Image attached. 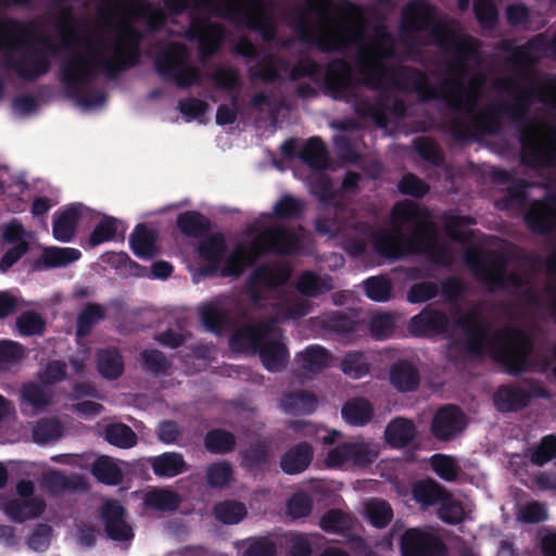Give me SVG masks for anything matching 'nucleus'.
Segmentation results:
<instances>
[{"label":"nucleus","mask_w":556,"mask_h":556,"mask_svg":"<svg viewBox=\"0 0 556 556\" xmlns=\"http://www.w3.org/2000/svg\"><path fill=\"white\" fill-rule=\"evenodd\" d=\"M455 325L463 330L464 337L450 342L448 354L452 361L462 362L489 355L509 376L517 377L531 371L530 357L534 351V341L526 330L506 326L489 340L488 325L473 311L462 314Z\"/></svg>","instance_id":"obj_1"},{"label":"nucleus","mask_w":556,"mask_h":556,"mask_svg":"<svg viewBox=\"0 0 556 556\" xmlns=\"http://www.w3.org/2000/svg\"><path fill=\"white\" fill-rule=\"evenodd\" d=\"M501 87L514 92L511 101L503 102L509 119L520 130L522 161L534 168L556 166V125L530 117L532 104L538 101L556 109V75L538 87L520 88L510 79L501 80Z\"/></svg>","instance_id":"obj_2"},{"label":"nucleus","mask_w":556,"mask_h":556,"mask_svg":"<svg viewBox=\"0 0 556 556\" xmlns=\"http://www.w3.org/2000/svg\"><path fill=\"white\" fill-rule=\"evenodd\" d=\"M143 38L142 31L126 23L121 26V36L114 43L111 56L96 54L89 58L74 53L61 64V80L71 96L77 98L79 105L93 108L106 101L103 91L80 94L81 88L93 81L99 74L115 79L121 73L136 66L140 60V43Z\"/></svg>","instance_id":"obj_3"},{"label":"nucleus","mask_w":556,"mask_h":556,"mask_svg":"<svg viewBox=\"0 0 556 556\" xmlns=\"http://www.w3.org/2000/svg\"><path fill=\"white\" fill-rule=\"evenodd\" d=\"M341 212V207L337 205L332 217L318 216L314 222L315 231L319 236L341 238L343 249L354 257L365 253L368 237H371L376 252L383 257L397 258L405 251L400 226L393 230L384 229L374 233L370 222L353 212L342 217Z\"/></svg>","instance_id":"obj_4"},{"label":"nucleus","mask_w":556,"mask_h":556,"mask_svg":"<svg viewBox=\"0 0 556 556\" xmlns=\"http://www.w3.org/2000/svg\"><path fill=\"white\" fill-rule=\"evenodd\" d=\"M0 30L4 33V42L16 45L20 49H2L5 52L4 66L15 72L25 81H35L49 73L50 54L58 52V47L48 37H41L43 49L33 46V26L15 18L0 22Z\"/></svg>","instance_id":"obj_5"},{"label":"nucleus","mask_w":556,"mask_h":556,"mask_svg":"<svg viewBox=\"0 0 556 556\" xmlns=\"http://www.w3.org/2000/svg\"><path fill=\"white\" fill-rule=\"evenodd\" d=\"M306 9L301 12L295 25L298 38L312 43L324 53L344 52L351 46L363 41L361 30L330 20L323 13L330 8L332 0H304Z\"/></svg>","instance_id":"obj_6"},{"label":"nucleus","mask_w":556,"mask_h":556,"mask_svg":"<svg viewBox=\"0 0 556 556\" xmlns=\"http://www.w3.org/2000/svg\"><path fill=\"white\" fill-rule=\"evenodd\" d=\"M358 83L345 59H334L328 63L324 77L325 92L333 100L351 103L358 117L370 118L377 127L384 128L389 122L386 96L378 94L370 101L367 96L356 91Z\"/></svg>","instance_id":"obj_7"},{"label":"nucleus","mask_w":556,"mask_h":556,"mask_svg":"<svg viewBox=\"0 0 556 556\" xmlns=\"http://www.w3.org/2000/svg\"><path fill=\"white\" fill-rule=\"evenodd\" d=\"M391 215L395 225L412 228L408 235L402 232L405 252L422 254L437 248L438 229L428 208L421 207L415 201L403 200L393 205Z\"/></svg>","instance_id":"obj_8"},{"label":"nucleus","mask_w":556,"mask_h":556,"mask_svg":"<svg viewBox=\"0 0 556 556\" xmlns=\"http://www.w3.org/2000/svg\"><path fill=\"white\" fill-rule=\"evenodd\" d=\"M273 326L258 321L242 327L230 338L232 349L251 350L258 354L263 366L270 372L281 371L289 359V351L282 342L270 339Z\"/></svg>","instance_id":"obj_9"},{"label":"nucleus","mask_w":556,"mask_h":556,"mask_svg":"<svg viewBox=\"0 0 556 556\" xmlns=\"http://www.w3.org/2000/svg\"><path fill=\"white\" fill-rule=\"evenodd\" d=\"M154 68L164 81L174 83L186 89L200 83L201 72L192 65L188 47L181 42H170L155 56Z\"/></svg>","instance_id":"obj_10"},{"label":"nucleus","mask_w":556,"mask_h":556,"mask_svg":"<svg viewBox=\"0 0 556 556\" xmlns=\"http://www.w3.org/2000/svg\"><path fill=\"white\" fill-rule=\"evenodd\" d=\"M443 85L448 87V90L439 93V99L453 111L448 119L450 131L455 140L464 141L471 135V126L464 114H476L478 96L467 89L460 80H445Z\"/></svg>","instance_id":"obj_11"},{"label":"nucleus","mask_w":556,"mask_h":556,"mask_svg":"<svg viewBox=\"0 0 556 556\" xmlns=\"http://www.w3.org/2000/svg\"><path fill=\"white\" fill-rule=\"evenodd\" d=\"M303 230L304 228L301 225L290 227L276 223L257 233L253 243L260 253V257L267 254L276 256L300 255L305 250Z\"/></svg>","instance_id":"obj_12"},{"label":"nucleus","mask_w":556,"mask_h":556,"mask_svg":"<svg viewBox=\"0 0 556 556\" xmlns=\"http://www.w3.org/2000/svg\"><path fill=\"white\" fill-rule=\"evenodd\" d=\"M250 1L257 7V11L255 13L249 11L244 12L238 3L230 0H223L222 3H215L214 1L206 0L203 5L215 16L225 20L236 21L240 16H243L244 24L249 30L260 34L264 41L270 42L276 33L274 20L262 7L263 0Z\"/></svg>","instance_id":"obj_13"},{"label":"nucleus","mask_w":556,"mask_h":556,"mask_svg":"<svg viewBox=\"0 0 556 556\" xmlns=\"http://www.w3.org/2000/svg\"><path fill=\"white\" fill-rule=\"evenodd\" d=\"M377 448L364 441L343 442L331 448L325 458L328 468H339L352 464L356 467H367L378 457Z\"/></svg>","instance_id":"obj_14"},{"label":"nucleus","mask_w":556,"mask_h":556,"mask_svg":"<svg viewBox=\"0 0 556 556\" xmlns=\"http://www.w3.org/2000/svg\"><path fill=\"white\" fill-rule=\"evenodd\" d=\"M186 38L199 43L201 60L205 61L219 49L224 38V27L219 23L211 22L207 17L193 14L190 16Z\"/></svg>","instance_id":"obj_15"},{"label":"nucleus","mask_w":556,"mask_h":556,"mask_svg":"<svg viewBox=\"0 0 556 556\" xmlns=\"http://www.w3.org/2000/svg\"><path fill=\"white\" fill-rule=\"evenodd\" d=\"M99 517L109 540L127 544L132 542L135 532L127 521V509L117 500L104 502Z\"/></svg>","instance_id":"obj_16"},{"label":"nucleus","mask_w":556,"mask_h":556,"mask_svg":"<svg viewBox=\"0 0 556 556\" xmlns=\"http://www.w3.org/2000/svg\"><path fill=\"white\" fill-rule=\"evenodd\" d=\"M467 426L463 410L453 404L439 407L430 422V434L439 442H451L456 439Z\"/></svg>","instance_id":"obj_17"},{"label":"nucleus","mask_w":556,"mask_h":556,"mask_svg":"<svg viewBox=\"0 0 556 556\" xmlns=\"http://www.w3.org/2000/svg\"><path fill=\"white\" fill-rule=\"evenodd\" d=\"M547 51L556 59V34L551 41L543 34H539L526 43L515 47L511 50L509 62L516 70H530L540 62Z\"/></svg>","instance_id":"obj_18"},{"label":"nucleus","mask_w":556,"mask_h":556,"mask_svg":"<svg viewBox=\"0 0 556 556\" xmlns=\"http://www.w3.org/2000/svg\"><path fill=\"white\" fill-rule=\"evenodd\" d=\"M450 326V317L444 311L427 306L410 318L407 328L414 337L430 338L447 333Z\"/></svg>","instance_id":"obj_19"},{"label":"nucleus","mask_w":556,"mask_h":556,"mask_svg":"<svg viewBox=\"0 0 556 556\" xmlns=\"http://www.w3.org/2000/svg\"><path fill=\"white\" fill-rule=\"evenodd\" d=\"M393 86L401 90L414 91L421 102L439 100V92L430 83L427 74L414 66H403L393 72Z\"/></svg>","instance_id":"obj_20"},{"label":"nucleus","mask_w":556,"mask_h":556,"mask_svg":"<svg viewBox=\"0 0 556 556\" xmlns=\"http://www.w3.org/2000/svg\"><path fill=\"white\" fill-rule=\"evenodd\" d=\"M403 556H444L446 547L437 536L417 529L406 531L401 540Z\"/></svg>","instance_id":"obj_21"},{"label":"nucleus","mask_w":556,"mask_h":556,"mask_svg":"<svg viewBox=\"0 0 556 556\" xmlns=\"http://www.w3.org/2000/svg\"><path fill=\"white\" fill-rule=\"evenodd\" d=\"M523 220L528 229L540 236H546L556 228V211L553 210L546 198L533 201Z\"/></svg>","instance_id":"obj_22"},{"label":"nucleus","mask_w":556,"mask_h":556,"mask_svg":"<svg viewBox=\"0 0 556 556\" xmlns=\"http://www.w3.org/2000/svg\"><path fill=\"white\" fill-rule=\"evenodd\" d=\"M260 253L254 247L253 241L250 244L237 243L232 252L224 258V265L220 269V277L228 278L240 277L247 267L254 266L260 260Z\"/></svg>","instance_id":"obj_23"},{"label":"nucleus","mask_w":556,"mask_h":556,"mask_svg":"<svg viewBox=\"0 0 556 556\" xmlns=\"http://www.w3.org/2000/svg\"><path fill=\"white\" fill-rule=\"evenodd\" d=\"M86 206L73 203L60 212H55L52 223V235L60 242H71L76 233L79 220Z\"/></svg>","instance_id":"obj_24"},{"label":"nucleus","mask_w":556,"mask_h":556,"mask_svg":"<svg viewBox=\"0 0 556 556\" xmlns=\"http://www.w3.org/2000/svg\"><path fill=\"white\" fill-rule=\"evenodd\" d=\"M240 465L248 472H265L274 454L268 440H258L239 452Z\"/></svg>","instance_id":"obj_25"},{"label":"nucleus","mask_w":556,"mask_h":556,"mask_svg":"<svg viewBox=\"0 0 556 556\" xmlns=\"http://www.w3.org/2000/svg\"><path fill=\"white\" fill-rule=\"evenodd\" d=\"M417 438L415 422L406 417L392 418L384 428L383 440L392 448L402 450L408 447Z\"/></svg>","instance_id":"obj_26"},{"label":"nucleus","mask_w":556,"mask_h":556,"mask_svg":"<svg viewBox=\"0 0 556 556\" xmlns=\"http://www.w3.org/2000/svg\"><path fill=\"white\" fill-rule=\"evenodd\" d=\"M285 59L273 53L258 56L256 62L248 67V75L252 81L276 84L281 80V71H287Z\"/></svg>","instance_id":"obj_27"},{"label":"nucleus","mask_w":556,"mask_h":556,"mask_svg":"<svg viewBox=\"0 0 556 556\" xmlns=\"http://www.w3.org/2000/svg\"><path fill=\"white\" fill-rule=\"evenodd\" d=\"M389 380L396 391L408 393L419 388L421 377L415 364L407 359H399L390 366Z\"/></svg>","instance_id":"obj_28"},{"label":"nucleus","mask_w":556,"mask_h":556,"mask_svg":"<svg viewBox=\"0 0 556 556\" xmlns=\"http://www.w3.org/2000/svg\"><path fill=\"white\" fill-rule=\"evenodd\" d=\"M314 458V448L308 442H300L288 448L280 457V468L286 475L305 471Z\"/></svg>","instance_id":"obj_29"},{"label":"nucleus","mask_w":556,"mask_h":556,"mask_svg":"<svg viewBox=\"0 0 556 556\" xmlns=\"http://www.w3.org/2000/svg\"><path fill=\"white\" fill-rule=\"evenodd\" d=\"M503 102L500 100L477 112L472 116L471 126L482 135H497L503 128L502 117L509 118V111L503 109Z\"/></svg>","instance_id":"obj_30"},{"label":"nucleus","mask_w":556,"mask_h":556,"mask_svg":"<svg viewBox=\"0 0 556 556\" xmlns=\"http://www.w3.org/2000/svg\"><path fill=\"white\" fill-rule=\"evenodd\" d=\"M81 257V252L75 248L48 247L45 248L40 258L30 263V270L38 271L42 268H58L66 266Z\"/></svg>","instance_id":"obj_31"},{"label":"nucleus","mask_w":556,"mask_h":556,"mask_svg":"<svg viewBox=\"0 0 556 556\" xmlns=\"http://www.w3.org/2000/svg\"><path fill=\"white\" fill-rule=\"evenodd\" d=\"M532 396V393L522 388L502 384L494 394V403L501 412H519L530 404Z\"/></svg>","instance_id":"obj_32"},{"label":"nucleus","mask_w":556,"mask_h":556,"mask_svg":"<svg viewBox=\"0 0 556 556\" xmlns=\"http://www.w3.org/2000/svg\"><path fill=\"white\" fill-rule=\"evenodd\" d=\"M159 233L146 224H138L129 237V245L134 254L141 260L153 258L157 254Z\"/></svg>","instance_id":"obj_33"},{"label":"nucleus","mask_w":556,"mask_h":556,"mask_svg":"<svg viewBox=\"0 0 556 556\" xmlns=\"http://www.w3.org/2000/svg\"><path fill=\"white\" fill-rule=\"evenodd\" d=\"M22 410L29 407L33 414H39L52 403L53 393L43 383L28 381L20 390Z\"/></svg>","instance_id":"obj_34"},{"label":"nucleus","mask_w":556,"mask_h":556,"mask_svg":"<svg viewBox=\"0 0 556 556\" xmlns=\"http://www.w3.org/2000/svg\"><path fill=\"white\" fill-rule=\"evenodd\" d=\"M447 495V490L433 479L417 480L412 485V498L421 509L439 505Z\"/></svg>","instance_id":"obj_35"},{"label":"nucleus","mask_w":556,"mask_h":556,"mask_svg":"<svg viewBox=\"0 0 556 556\" xmlns=\"http://www.w3.org/2000/svg\"><path fill=\"white\" fill-rule=\"evenodd\" d=\"M295 362L301 369L319 374L331 365L332 355L324 346L312 344L296 355Z\"/></svg>","instance_id":"obj_36"},{"label":"nucleus","mask_w":556,"mask_h":556,"mask_svg":"<svg viewBox=\"0 0 556 556\" xmlns=\"http://www.w3.org/2000/svg\"><path fill=\"white\" fill-rule=\"evenodd\" d=\"M45 509L46 502L40 497L12 500L4 507V511L10 519L18 523L39 517Z\"/></svg>","instance_id":"obj_37"},{"label":"nucleus","mask_w":556,"mask_h":556,"mask_svg":"<svg viewBox=\"0 0 556 556\" xmlns=\"http://www.w3.org/2000/svg\"><path fill=\"white\" fill-rule=\"evenodd\" d=\"M149 464L153 473L161 478H173L188 470L184 456L177 452H164L151 457Z\"/></svg>","instance_id":"obj_38"},{"label":"nucleus","mask_w":556,"mask_h":556,"mask_svg":"<svg viewBox=\"0 0 556 556\" xmlns=\"http://www.w3.org/2000/svg\"><path fill=\"white\" fill-rule=\"evenodd\" d=\"M134 16L143 20L151 31H156L166 22V13L162 8L153 7L148 0H123Z\"/></svg>","instance_id":"obj_39"},{"label":"nucleus","mask_w":556,"mask_h":556,"mask_svg":"<svg viewBox=\"0 0 556 556\" xmlns=\"http://www.w3.org/2000/svg\"><path fill=\"white\" fill-rule=\"evenodd\" d=\"M176 226L185 237L199 239L208 233L212 225L199 211H186L177 216Z\"/></svg>","instance_id":"obj_40"},{"label":"nucleus","mask_w":556,"mask_h":556,"mask_svg":"<svg viewBox=\"0 0 556 556\" xmlns=\"http://www.w3.org/2000/svg\"><path fill=\"white\" fill-rule=\"evenodd\" d=\"M181 504L180 495L173 490L154 488L148 491L143 497V505L148 509L161 513H170L178 509Z\"/></svg>","instance_id":"obj_41"},{"label":"nucleus","mask_w":556,"mask_h":556,"mask_svg":"<svg viewBox=\"0 0 556 556\" xmlns=\"http://www.w3.org/2000/svg\"><path fill=\"white\" fill-rule=\"evenodd\" d=\"M327 156V147L319 137L308 138L298 152V157L313 169L326 168Z\"/></svg>","instance_id":"obj_42"},{"label":"nucleus","mask_w":556,"mask_h":556,"mask_svg":"<svg viewBox=\"0 0 556 556\" xmlns=\"http://www.w3.org/2000/svg\"><path fill=\"white\" fill-rule=\"evenodd\" d=\"M200 319L204 328L215 334H222L228 329L229 313L218 303H208L200 308Z\"/></svg>","instance_id":"obj_43"},{"label":"nucleus","mask_w":556,"mask_h":556,"mask_svg":"<svg viewBox=\"0 0 556 556\" xmlns=\"http://www.w3.org/2000/svg\"><path fill=\"white\" fill-rule=\"evenodd\" d=\"M332 279L329 276H319L314 271H303L295 283L296 290L307 298H315L332 289Z\"/></svg>","instance_id":"obj_44"},{"label":"nucleus","mask_w":556,"mask_h":556,"mask_svg":"<svg viewBox=\"0 0 556 556\" xmlns=\"http://www.w3.org/2000/svg\"><path fill=\"white\" fill-rule=\"evenodd\" d=\"M281 406L289 414H312L318 406V400L313 392L298 390L286 394L281 400Z\"/></svg>","instance_id":"obj_45"},{"label":"nucleus","mask_w":556,"mask_h":556,"mask_svg":"<svg viewBox=\"0 0 556 556\" xmlns=\"http://www.w3.org/2000/svg\"><path fill=\"white\" fill-rule=\"evenodd\" d=\"M96 361L99 374L105 379H117L124 371V359L116 349L99 350Z\"/></svg>","instance_id":"obj_46"},{"label":"nucleus","mask_w":556,"mask_h":556,"mask_svg":"<svg viewBox=\"0 0 556 556\" xmlns=\"http://www.w3.org/2000/svg\"><path fill=\"white\" fill-rule=\"evenodd\" d=\"M341 414L349 425L363 427L371 420L374 408L368 400L357 397L346 402L342 407Z\"/></svg>","instance_id":"obj_47"},{"label":"nucleus","mask_w":556,"mask_h":556,"mask_svg":"<svg viewBox=\"0 0 556 556\" xmlns=\"http://www.w3.org/2000/svg\"><path fill=\"white\" fill-rule=\"evenodd\" d=\"M237 446L236 435L222 428L208 430L204 437L205 450L214 455H225L235 451Z\"/></svg>","instance_id":"obj_48"},{"label":"nucleus","mask_w":556,"mask_h":556,"mask_svg":"<svg viewBox=\"0 0 556 556\" xmlns=\"http://www.w3.org/2000/svg\"><path fill=\"white\" fill-rule=\"evenodd\" d=\"M91 473L99 482L106 485H118L124 478L119 466L112 457L106 455L99 456L92 463Z\"/></svg>","instance_id":"obj_49"},{"label":"nucleus","mask_w":556,"mask_h":556,"mask_svg":"<svg viewBox=\"0 0 556 556\" xmlns=\"http://www.w3.org/2000/svg\"><path fill=\"white\" fill-rule=\"evenodd\" d=\"M63 434L64 426L56 417H42L35 422L31 429L33 441L38 444L58 441Z\"/></svg>","instance_id":"obj_50"},{"label":"nucleus","mask_w":556,"mask_h":556,"mask_svg":"<svg viewBox=\"0 0 556 556\" xmlns=\"http://www.w3.org/2000/svg\"><path fill=\"white\" fill-rule=\"evenodd\" d=\"M430 22L425 2L410 3L403 12L402 29L404 33H419L428 29Z\"/></svg>","instance_id":"obj_51"},{"label":"nucleus","mask_w":556,"mask_h":556,"mask_svg":"<svg viewBox=\"0 0 556 556\" xmlns=\"http://www.w3.org/2000/svg\"><path fill=\"white\" fill-rule=\"evenodd\" d=\"M105 308L98 303H87L76 319V334L79 338L89 336L93 327L105 318Z\"/></svg>","instance_id":"obj_52"},{"label":"nucleus","mask_w":556,"mask_h":556,"mask_svg":"<svg viewBox=\"0 0 556 556\" xmlns=\"http://www.w3.org/2000/svg\"><path fill=\"white\" fill-rule=\"evenodd\" d=\"M351 515L338 508L327 510L319 519V528L326 533L344 534L353 528Z\"/></svg>","instance_id":"obj_53"},{"label":"nucleus","mask_w":556,"mask_h":556,"mask_svg":"<svg viewBox=\"0 0 556 556\" xmlns=\"http://www.w3.org/2000/svg\"><path fill=\"white\" fill-rule=\"evenodd\" d=\"M304 208L305 205L301 199L291 194H283L275 203L268 217L278 220L298 219L303 215Z\"/></svg>","instance_id":"obj_54"},{"label":"nucleus","mask_w":556,"mask_h":556,"mask_svg":"<svg viewBox=\"0 0 556 556\" xmlns=\"http://www.w3.org/2000/svg\"><path fill=\"white\" fill-rule=\"evenodd\" d=\"M228 251L227 241L222 232H215L203 238L198 248L203 261H224Z\"/></svg>","instance_id":"obj_55"},{"label":"nucleus","mask_w":556,"mask_h":556,"mask_svg":"<svg viewBox=\"0 0 556 556\" xmlns=\"http://www.w3.org/2000/svg\"><path fill=\"white\" fill-rule=\"evenodd\" d=\"M103 434L111 445L119 448H130L138 441L136 432L129 426L122 422L109 424L105 426Z\"/></svg>","instance_id":"obj_56"},{"label":"nucleus","mask_w":556,"mask_h":556,"mask_svg":"<svg viewBox=\"0 0 556 556\" xmlns=\"http://www.w3.org/2000/svg\"><path fill=\"white\" fill-rule=\"evenodd\" d=\"M142 369L153 377L165 376L172 367L166 355L156 349H146L140 353Z\"/></svg>","instance_id":"obj_57"},{"label":"nucleus","mask_w":556,"mask_h":556,"mask_svg":"<svg viewBox=\"0 0 556 556\" xmlns=\"http://www.w3.org/2000/svg\"><path fill=\"white\" fill-rule=\"evenodd\" d=\"M368 521L378 529L386 528L393 519V509L389 502L382 498H370L365 504Z\"/></svg>","instance_id":"obj_58"},{"label":"nucleus","mask_w":556,"mask_h":556,"mask_svg":"<svg viewBox=\"0 0 556 556\" xmlns=\"http://www.w3.org/2000/svg\"><path fill=\"white\" fill-rule=\"evenodd\" d=\"M359 72L364 76L362 80L363 85L370 90L380 91L379 94H384L386 99L388 100V96L382 92L383 80L388 72L386 65L381 62L372 60L366 63H362L359 65Z\"/></svg>","instance_id":"obj_59"},{"label":"nucleus","mask_w":556,"mask_h":556,"mask_svg":"<svg viewBox=\"0 0 556 556\" xmlns=\"http://www.w3.org/2000/svg\"><path fill=\"white\" fill-rule=\"evenodd\" d=\"M438 517L446 525L456 526L465 521L466 511L463 503L455 500L453 494L447 491L444 501L439 503Z\"/></svg>","instance_id":"obj_60"},{"label":"nucleus","mask_w":556,"mask_h":556,"mask_svg":"<svg viewBox=\"0 0 556 556\" xmlns=\"http://www.w3.org/2000/svg\"><path fill=\"white\" fill-rule=\"evenodd\" d=\"M340 368L350 378L359 379L369 372L370 364L364 352L350 351L343 356Z\"/></svg>","instance_id":"obj_61"},{"label":"nucleus","mask_w":556,"mask_h":556,"mask_svg":"<svg viewBox=\"0 0 556 556\" xmlns=\"http://www.w3.org/2000/svg\"><path fill=\"white\" fill-rule=\"evenodd\" d=\"M323 326L328 331L344 339H350L357 329L356 321L341 312L327 315L323 320Z\"/></svg>","instance_id":"obj_62"},{"label":"nucleus","mask_w":556,"mask_h":556,"mask_svg":"<svg viewBox=\"0 0 556 556\" xmlns=\"http://www.w3.org/2000/svg\"><path fill=\"white\" fill-rule=\"evenodd\" d=\"M213 513L215 518L225 525H237L248 514L245 505L237 501L219 502L214 506Z\"/></svg>","instance_id":"obj_63"},{"label":"nucleus","mask_w":556,"mask_h":556,"mask_svg":"<svg viewBox=\"0 0 556 556\" xmlns=\"http://www.w3.org/2000/svg\"><path fill=\"white\" fill-rule=\"evenodd\" d=\"M119 224L117 218L104 216L90 233L87 241L88 248H96L101 243L115 239Z\"/></svg>","instance_id":"obj_64"}]
</instances>
